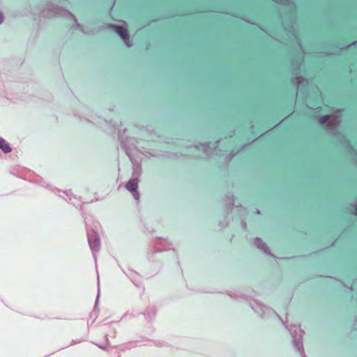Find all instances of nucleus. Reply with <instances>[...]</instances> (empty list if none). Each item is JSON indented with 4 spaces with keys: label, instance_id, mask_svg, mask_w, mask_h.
<instances>
[{
    "label": "nucleus",
    "instance_id": "nucleus-1",
    "mask_svg": "<svg viewBox=\"0 0 357 357\" xmlns=\"http://www.w3.org/2000/svg\"><path fill=\"white\" fill-rule=\"evenodd\" d=\"M319 123L321 125L326 124V128L335 135H337L340 139H344V137L337 131V128L340 125L341 120L339 116L337 115H325L319 119Z\"/></svg>",
    "mask_w": 357,
    "mask_h": 357
},
{
    "label": "nucleus",
    "instance_id": "nucleus-2",
    "mask_svg": "<svg viewBox=\"0 0 357 357\" xmlns=\"http://www.w3.org/2000/svg\"><path fill=\"white\" fill-rule=\"evenodd\" d=\"M107 28L114 30L116 32V33L122 39V40L128 47H130L132 46V43L130 40L128 31L126 28L119 25L112 24H108Z\"/></svg>",
    "mask_w": 357,
    "mask_h": 357
},
{
    "label": "nucleus",
    "instance_id": "nucleus-3",
    "mask_svg": "<svg viewBox=\"0 0 357 357\" xmlns=\"http://www.w3.org/2000/svg\"><path fill=\"white\" fill-rule=\"evenodd\" d=\"M87 239L92 252H98L100 248V238L98 234L91 229L87 231Z\"/></svg>",
    "mask_w": 357,
    "mask_h": 357
},
{
    "label": "nucleus",
    "instance_id": "nucleus-4",
    "mask_svg": "<svg viewBox=\"0 0 357 357\" xmlns=\"http://www.w3.org/2000/svg\"><path fill=\"white\" fill-rule=\"evenodd\" d=\"M283 26L284 31L287 32L289 37L294 38L297 41L298 44L300 45V42L298 39V36L294 27V22L284 20Z\"/></svg>",
    "mask_w": 357,
    "mask_h": 357
},
{
    "label": "nucleus",
    "instance_id": "nucleus-5",
    "mask_svg": "<svg viewBox=\"0 0 357 357\" xmlns=\"http://www.w3.org/2000/svg\"><path fill=\"white\" fill-rule=\"evenodd\" d=\"M255 244L259 249L264 251V253H266L268 255H271V250L269 248L260 238H255Z\"/></svg>",
    "mask_w": 357,
    "mask_h": 357
},
{
    "label": "nucleus",
    "instance_id": "nucleus-6",
    "mask_svg": "<svg viewBox=\"0 0 357 357\" xmlns=\"http://www.w3.org/2000/svg\"><path fill=\"white\" fill-rule=\"evenodd\" d=\"M139 180L138 178H132L128 181L126 185V188L130 192H135L138 189Z\"/></svg>",
    "mask_w": 357,
    "mask_h": 357
},
{
    "label": "nucleus",
    "instance_id": "nucleus-7",
    "mask_svg": "<svg viewBox=\"0 0 357 357\" xmlns=\"http://www.w3.org/2000/svg\"><path fill=\"white\" fill-rule=\"evenodd\" d=\"M194 149L196 150H198L199 151H202L203 153L197 155V157L202 158L204 156H208L209 155V151H208V144H204L200 145H196L194 146Z\"/></svg>",
    "mask_w": 357,
    "mask_h": 357
},
{
    "label": "nucleus",
    "instance_id": "nucleus-8",
    "mask_svg": "<svg viewBox=\"0 0 357 357\" xmlns=\"http://www.w3.org/2000/svg\"><path fill=\"white\" fill-rule=\"evenodd\" d=\"M158 245H162L163 248H158L155 252H162V251H164V250H167L170 248L171 245H172V243L167 239L165 238H158Z\"/></svg>",
    "mask_w": 357,
    "mask_h": 357
},
{
    "label": "nucleus",
    "instance_id": "nucleus-9",
    "mask_svg": "<svg viewBox=\"0 0 357 357\" xmlns=\"http://www.w3.org/2000/svg\"><path fill=\"white\" fill-rule=\"evenodd\" d=\"M156 312L157 310L154 307H149L144 312L143 314L146 319L150 321L155 317Z\"/></svg>",
    "mask_w": 357,
    "mask_h": 357
},
{
    "label": "nucleus",
    "instance_id": "nucleus-10",
    "mask_svg": "<svg viewBox=\"0 0 357 357\" xmlns=\"http://www.w3.org/2000/svg\"><path fill=\"white\" fill-rule=\"evenodd\" d=\"M293 344L294 347L298 349V351L301 354L303 357H306L304 352L303 345V341L301 338L296 339L294 337L293 339Z\"/></svg>",
    "mask_w": 357,
    "mask_h": 357
},
{
    "label": "nucleus",
    "instance_id": "nucleus-11",
    "mask_svg": "<svg viewBox=\"0 0 357 357\" xmlns=\"http://www.w3.org/2000/svg\"><path fill=\"white\" fill-rule=\"evenodd\" d=\"M0 149H1L4 153H10L12 151L10 145L2 137H0Z\"/></svg>",
    "mask_w": 357,
    "mask_h": 357
},
{
    "label": "nucleus",
    "instance_id": "nucleus-12",
    "mask_svg": "<svg viewBox=\"0 0 357 357\" xmlns=\"http://www.w3.org/2000/svg\"><path fill=\"white\" fill-rule=\"evenodd\" d=\"M226 204L227 205L228 208L231 209L233 208L234 206V196H227L226 198Z\"/></svg>",
    "mask_w": 357,
    "mask_h": 357
},
{
    "label": "nucleus",
    "instance_id": "nucleus-13",
    "mask_svg": "<svg viewBox=\"0 0 357 357\" xmlns=\"http://www.w3.org/2000/svg\"><path fill=\"white\" fill-rule=\"evenodd\" d=\"M69 15L75 22V25H74L75 28L79 29L80 31L84 33V29H82V26L77 22L76 17L70 13H69Z\"/></svg>",
    "mask_w": 357,
    "mask_h": 357
},
{
    "label": "nucleus",
    "instance_id": "nucleus-14",
    "mask_svg": "<svg viewBox=\"0 0 357 357\" xmlns=\"http://www.w3.org/2000/svg\"><path fill=\"white\" fill-rule=\"evenodd\" d=\"M294 80L296 81L297 84V87L298 88L303 82H307V81L302 77H296L294 78Z\"/></svg>",
    "mask_w": 357,
    "mask_h": 357
},
{
    "label": "nucleus",
    "instance_id": "nucleus-15",
    "mask_svg": "<svg viewBox=\"0 0 357 357\" xmlns=\"http://www.w3.org/2000/svg\"><path fill=\"white\" fill-rule=\"evenodd\" d=\"M351 213L357 216V201L354 203L351 204Z\"/></svg>",
    "mask_w": 357,
    "mask_h": 357
},
{
    "label": "nucleus",
    "instance_id": "nucleus-16",
    "mask_svg": "<svg viewBox=\"0 0 357 357\" xmlns=\"http://www.w3.org/2000/svg\"><path fill=\"white\" fill-rule=\"evenodd\" d=\"M131 193L136 200L138 201L139 199V193L137 190H136L135 192H132Z\"/></svg>",
    "mask_w": 357,
    "mask_h": 357
},
{
    "label": "nucleus",
    "instance_id": "nucleus-17",
    "mask_svg": "<svg viewBox=\"0 0 357 357\" xmlns=\"http://www.w3.org/2000/svg\"><path fill=\"white\" fill-rule=\"evenodd\" d=\"M274 1L281 3V4H287L289 3L288 0H273Z\"/></svg>",
    "mask_w": 357,
    "mask_h": 357
},
{
    "label": "nucleus",
    "instance_id": "nucleus-18",
    "mask_svg": "<svg viewBox=\"0 0 357 357\" xmlns=\"http://www.w3.org/2000/svg\"><path fill=\"white\" fill-rule=\"evenodd\" d=\"M4 20V15L2 12H0V24L3 22Z\"/></svg>",
    "mask_w": 357,
    "mask_h": 357
},
{
    "label": "nucleus",
    "instance_id": "nucleus-19",
    "mask_svg": "<svg viewBox=\"0 0 357 357\" xmlns=\"http://www.w3.org/2000/svg\"><path fill=\"white\" fill-rule=\"evenodd\" d=\"M354 154V160L357 164V154L355 153L354 151H351V155Z\"/></svg>",
    "mask_w": 357,
    "mask_h": 357
},
{
    "label": "nucleus",
    "instance_id": "nucleus-20",
    "mask_svg": "<svg viewBox=\"0 0 357 357\" xmlns=\"http://www.w3.org/2000/svg\"><path fill=\"white\" fill-rule=\"evenodd\" d=\"M241 225H242V227H243V229H246V227H247V224H246V222H245V221H242V222H241Z\"/></svg>",
    "mask_w": 357,
    "mask_h": 357
},
{
    "label": "nucleus",
    "instance_id": "nucleus-21",
    "mask_svg": "<svg viewBox=\"0 0 357 357\" xmlns=\"http://www.w3.org/2000/svg\"><path fill=\"white\" fill-rule=\"evenodd\" d=\"M64 192L68 195V196H70L72 195L71 193V191L70 190H68V191H64Z\"/></svg>",
    "mask_w": 357,
    "mask_h": 357
},
{
    "label": "nucleus",
    "instance_id": "nucleus-22",
    "mask_svg": "<svg viewBox=\"0 0 357 357\" xmlns=\"http://www.w3.org/2000/svg\"><path fill=\"white\" fill-rule=\"evenodd\" d=\"M98 347H100V349L105 350L106 349V346H102V345H98Z\"/></svg>",
    "mask_w": 357,
    "mask_h": 357
},
{
    "label": "nucleus",
    "instance_id": "nucleus-23",
    "mask_svg": "<svg viewBox=\"0 0 357 357\" xmlns=\"http://www.w3.org/2000/svg\"><path fill=\"white\" fill-rule=\"evenodd\" d=\"M78 342H77V341L73 340V341L71 342V343H70V345H73V344H77V343H78Z\"/></svg>",
    "mask_w": 357,
    "mask_h": 357
},
{
    "label": "nucleus",
    "instance_id": "nucleus-24",
    "mask_svg": "<svg viewBox=\"0 0 357 357\" xmlns=\"http://www.w3.org/2000/svg\"><path fill=\"white\" fill-rule=\"evenodd\" d=\"M297 329H298L302 333H304L303 331H301L300 328H297L294 327V331L295 332L296 331Z\"/></svg>",
    "mask_w": 357,
    "mask_h": 357
},
{
    "label": "nucleus",
    "instance_id": "nucleus-25",
    "mask_svg": "<svg viewBox=\"0 0 357 357\" xmlns=\"http://www.w3.org/2000/svg\"><path fill=\"white\" fill-rule=\"evenodd\" d=\"M255 213L256 214H260V211L257 209L256 211H255Z\"/></svg>",
    "mask_w": 357,
    "mask_h": 357
},
{
    "label": "nucleus",
    "instance_id": "nucleus-26",
    "mask_svg": "<svg viewBox=\"0 0 357 357\" xmlns=\"http://www.w3.org/2000/svg\"><path fill=\"white\" fill-rule=\"evenodd\" d=\"M356 43H357V41H355V42L352 43L350 45H356Z\"/></svg>",
    "mask_w": 357,
    "mask_h": 357
},
{
    "label": "nucleus",
    "instance_id": "nucleus-27",
    "mask_svg": "<svg viewBox=\"0 0 357 357\" xmlns=\"http://www.w3.org/2000/svg\"><path fill=\"white\" fill-rule=\"evenodd\" d=\"M344 142H346V144H347L348 146H349V144L348 143V142H347V140H344Z\"/></svg>",
    "mask_w": 357,
    "mask_h": 357
},
{
    "label": "nucleus",
    "instance_id": "nucleus-28",
    "mask_svg": "<svg viewBox=\"0 0 357 357\" xmlns=\"http://www.w3.org/2000/svg\"><path fill=\"white\" fill-rule=\"evenodd\" d=\"M344 142H346V144H347L348 146H349V144L348 143V142H347V140H344Z\"/></svg>",
    "mask_w": 357,
    "mask_h": 357
},
{
    "label": "nucleus",
    "instance_id": "nucleus-29",
    "mask_svg": "<svg viewBox=\"0 0 357 357\" xmlns=\"http://www.w3.org/2000/svg\"><path fill=\"white\" fill-rule=\"evenodd\" d=\"M117 357H121V354H119Z\"/></svg>",
    "mask_w": 357,
    "mask_h": 357
}]
</instances>
